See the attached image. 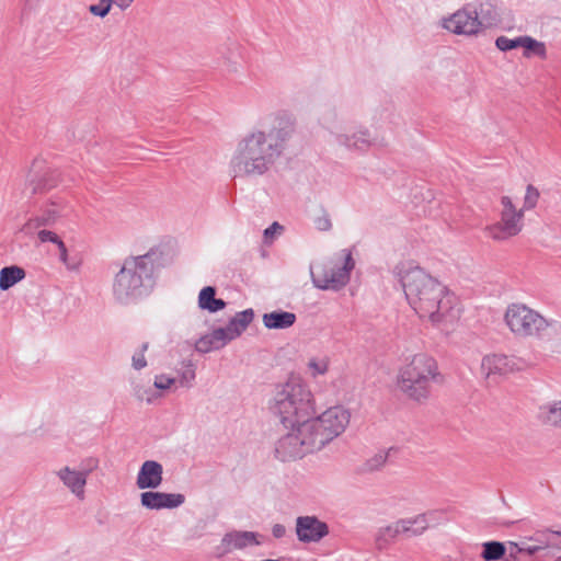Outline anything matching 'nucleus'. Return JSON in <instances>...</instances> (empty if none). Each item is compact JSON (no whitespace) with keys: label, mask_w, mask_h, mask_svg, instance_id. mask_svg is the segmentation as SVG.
I'll use <instances>...</instances> for the list:
<instances>
[{"label":"nucleus","mask_w":561,"mask_h":561,"mask_svg":"<svg viewBox=\"0 0 561 561\" xmlns=\"http://www.w3.org/2000/svg\"><path fill=\"white\" fill-rule=\"evenodd\" d=\"M330 359L327 356L312 357L308 362V368L312 377L327 374L329 369Z\"/></svg>","instance_id":"obj_30"},{"label":"nucleus","mask_w":561,"mask_h":561,"mask_svg":"<svg viewBox=\"0 0 561 561\" xmlns=\"http://www.w3.org/2000/svg\"><path fill=\"white\" fill-rule=\"evenodd\" d=\"M254 318V312L252 309H247L241 312L236 313L233 318L230 319L227 327H225L231 340L237 339L241 335L243 331L249 327Z\"/></svg>","instance_id":"obj_24"},{"label":"nucleus","mask_w":561,"mask_h":561,"mask_svg":"<svg viewBox=\"0 0 561 561\" xmlns=\"http://www.w3.org/2000/svg\"><path fill=\"white\" fill-rule=\"evenodd\" d=\"M522 549H525L524 547H520L518 543L510 541L508 546L506 547V554L504 556L506 561H520V554Z\"/></svg>","instance_id":"obj_37"},{"label":"nucleus","mask_w":561,"mask_h":561,"mask_svg":"<svg viewBox=\"0 0 561 561\" xmlns=\"http://www.w3.org/2000/svg\"><path fill=\"white\" fill-rule=\"evenodd\" d=\"M198 307L208 312H217L226 307V301L216 298V288L213 286L204 287L198 295Z\"/></svg>","instance_id":"obj_25"},{"label":"nucleus","mask_w":561,"mask_h":561,"mask_svg":"<svg viewBox=\"0 0 561 561\" xmlns=\"http://www.w3.org/2000/svg\"><path fill=\"white\" fill-rule=\"evenodd\" d=\"M320 121L325 128L331 130L335 129V141L347 149L367 150L374 144L370 133L366 128L352 134L344 131L342 126H340L342 124V117H340L335 107L325 108Z\"/></svg>","instance_id":"obj_11"},{"label":"nucleus","mask_w":561,"mask_h":561,"mask_svg":"<svg viewBox=\"0 0 561 561\" xmlns=\"http://www.w3.org/2000/svg\"><path fill=\"white\" fill-rule=\"evenodd\" d=\"M341 253L343 259L342 265H335L330 271H324L321 276L314 275L311 271L312 282L317 288L337 290L348 283L355 262L350 250L344 249Z\"/></svg>","instance_id":"obj_13"},{"label":"nucleus","mask_w":561,"mask_h":561,"mask_svg":"<svg viewBox=\"0 0 561 561\" xmlns=\"http://www.w3.org/2000/svg\"><path fill=\"white\" fill-rule=\"evenodd\" d=\"M148 350V343H144L141 348L136 352L131 357V365L136 370H140L147 366L145 352Z\"/></svg>","instance_id":"obj_36"},{"label":"nucleus","mask_w":561,"mask_h":561,"mask_svg":"<svg viewBox=\"0 0 561 561\" xmlns=\"http://www.w3.org/2000/svg\"><path fill=\"white\" fill-rule=\"evenodd\" d=\"M48 227H43L33 231L32 234H36L41 243L51 242L54 244H58L61 239L58 234L49 229Z\"/></svg>","instance_id":"obj_33"},{"label":"nucleus","mask_w":561,"mask_h":561,"mask_svg":"<svg viewBox=\"0 0 561 561\" xmlns=\"http://www.w3.org/2000/svg\"><path fill=\"white\" fill-rule=\"evenodd\" d=\"M163 467L156 460H146L137 474L136 484L140 490H154L162 483Z\"/></svg>","instance_id":"obj_19"},{"label":"nucleus","mask_w":561,"mask_h":561,"mask_svg":"<svg viewBox=\"0 0 561 561\" xmlns=\"http://www.w3.org/2000/svg\"><path fill=\"white\" fill-rule=\"evenodd\" d=\"M525 549H522V553H527L528 556H533L536 552H538L541 549L548 548V547H557L556 542H551L550 540L542 541V546H525L523 545Z\"/></svg>","instance_id":"obj_42"},{"label":"nucleus","mask_w":561,"mask_h":561,"mask_svg":"<svg viewBox=\"0 0 561 561\" xmlns=\"http://www.w3.org/2000/svg\"><path fill=\"white\" fill-rule=\"evenodd\" d=\"M159 254L150 250L144 255L129 256L115 275L113 295L119 304H129L147 296L156 285Z\"/></svg>","instance_id":"obj_3"},{"label":"nucleus","mask_w":561,"mask_h":561,"mask_svg":"<svg viewBox=\"0 0 561 561\" xmlns=\"http://www.w3.org/2000/svg\"><path fill=\"white\" fill-rule=\"evenodd\" d=\"M230 341H232L231 336H229L226 329L218 328L199 337L195 344V348L199 353H209L222 348Z\"/></svg>","instance_id":"obj_22"},{"label":"nucleus","mask_w":561,"mask_h":561,"mask_svg":"<svg viewBox=\"0 0 561 561\" xmlns=\"http://www.w3.org/2000/svg\"><path fill=\"white\" fill-rule=\"evenodd\" d=\"M270 410L285 427L301 425L314 413L312 393L301 379L289 378L276 387Z\"/></svg>","instance_id":"obj_4"},{"label":"nucleus","mask_w":561,"mask_h":561,"mask_svg":"<svg viewBox=\"0 0 561 561\" xmlns=\"http://www.w3.org/2000/svg\"><path fill=\"white\" fill-rule=\"evenodd\" d=\"M504 320L518 337L552 340L561 334V322L546 319L538 311L524 304H512L506 308Z\"/></svg>","instance_id":"obj_6"},{"label":"nucleus","mask_w":561,"mask_h":561,"mask_svg":"<svg viewBox=\"0 0 561 561\" xmlns=\"http://www.w3.org/2000/svg\"><path fill=\"white\" fill-rule=\"evenodd\" d=\"M261 536L254 531H240L234 530L226 534L221 540L225 551H232L236 549H244L250 546H259L262 541L259 539Z\"/></svg>","instance_id":"obj_21"},{"label":"nucleus","mask_w":561,"mask_h":561,"mask_svg":"<svg viewBox=\"0 0 561 561\" xmlns=\"http://www.w3.org/2000/svg\"><path fill=\"white\" fill-rule=\"evenodd\" d=\"M25 277V271L16 265L5 266L0 271V289L8 290Z\"/></svg>","instance_id":"obj_26"},{"label":"nucleus","mask_w":561,"mask_h":561,"mask_svg":"<svg viewBox=\"0 0 561 561\" xmlns=\"http://www.w3.org/2000/svg\"><path fill=\"white\" fill-rule=\"evenodd\" d=\"M59 250V260L69 268L75 270L76 266H72L68 263V251L65 242L61 240L58 244H56Z\"/></svg>","instance_id":"obj_44"},{"label":"nucleus","mask_w":561,"mask_h":561,"mask_svg":"<svg viewBox=\"0 0 561 561\" xmlns=\"http://www.w3.org/2000/svg\"><path fill=\"white\" fill-rule=\"evenodd\" d=\"M546 422L561 428V400L556 401L547 408Z\"/></svg>","instance_id":"obj_31"},{"label":"nucleus","mask_w":561,"mask_h":561,"mask_svg":"<svg viewBox=\"0 0 561 561\" xmlns=\"http://www.w3.org/2000/svg\"><path fill=\"white\" fill-rule=\"evenodd\" d=\"M314 226L320 231H329L332 228L330 216L323 211V214L314 219Z\"/></svg>","instance_id":"obj_39"},{"label":"nucleus","mask_w":561,"mask_h":561,"mask_svg":"<svg viewBox=\"0 0 561 561\" xmlns=\"http://www.w3.org/2000/svg\"><path fill=\"white\" fill-rule=\"evenodd\" d=\"M490 4H480V11L477 8H465L454 13L444 23L446 30L456 33L472 35L477 34L481 28L493 24L495 18H486L484 13H490Z\"/></svg>","instance_id":"obj_10"},{"label":"nucleus","mask_w":561,"mask_h":561,"mask_svg":"<svg viewBox=\"0 0 561 561\" xmlns=\"http://www.w3.org/2000/svg\"><path fill=\"white\" fill-rule=\"evenodd\" d=\"M554 561H561V556L558 557Z\"/></svg>","instance_id":"obj_48"},{"label":"nucleus","mask_w":561,"mask_h":561,"mask_svg":"<svg viewBox=\"0 0 561 561\" xmlns=\"http://www.w3.org/2000/svg\"><path fill=\"white\" fill-rule=\"evenodd\" d=\"M59 174L51 170L43 160H34L28 175V185L32 194L42 193L55 187Z\"/></svg>","instance_id":"obj_16"},{"label":"nucleus","mask_w":561,"mask_h":561,"mask_svg":"<svg viewBox=\"0 0 561 561\" xmlns=\"http://www.w3.org/2000/svg\"><path fill=\"white\" fill-rule=\"evenodd\" d=\"M290 428L275 443L274 453L278 460L294 461L318 450L311 435L305 431V423Z\"/></svg>","instance_id":"obj_8"},{"label":"nucleus","mask_w":561,"mask_h":561,"mask_svg":"<svg viewBox=\"0 0 561 561\" xmlns=\"http://www.w3.org/2000/svg\"><path fill=\"white\" fill-rule=\"evenodd\" d=\"M296 536L300 542H320L329 535V526L314 515L298 516L296 518Z\"/></svg>","instance_id":"obj_15"},{"label":"nucleus","mask_w":561,"mask_h":561,"mask_svg":"<svg viewBox=\"0 0 561 561\" xmlns=\"http://www.w3.org/2000/svg\"><path fill=\"white\" fill-rule=\"evenodd\" d=\"M405 298L421 319L447 330L460 318L457 297L439 280L420 267L401 277Z\"/></svg>","instance_id":"obj_2"},{"label":"nucleus","mask_w":561,"mask_h":561,"mask_svg":"<svg viewBox=\"0 0 561 561\" xmlns=\"http://www.w3.org/2000/svg\"><path fill=\"white\" fill-rule=\"evenodd\" d=\"M428 527L426 514H420L412 518H402L396 523L381 527L376 535V547L378 550L387 548L399 535L408 534L417 536Z\"/></svg>","instance_id":"obj_12"},{"label":"nucleus","mask_w":561,"mask_h":561,"mask_svg":"<svg viewBox=\"0 0 561 561\" xmlns=\"http://www.w3.org/2000/svg\"><path fill=\"white\" fill-rule=\"evenodd\" d=\"M538 199H539L538 190L535 186L529 184L526 188V194L524 197V206L522 209H524V211L533 209L537 205Z\"/></svg>","instance_id":"obj_35"},{"label":"nucleus","mask_w":561,"mask_h":561,"mask_svg":"<svg viewBox=\"0 0 561 561\" xmlns=\"http://www.w3.org/2000/svg\"><path fill=\"white\" fill-rule=\"evenodd\" d=\"M522 42L523 44L520 45V47L525 48L526 57H529L531 54L537 56L546 55V47L543 43L538 42L530 36H522Z\"/></svg>","instance_id":"obj_29"},{"label":"nucleus","mask_w":561,"mask_h":561,"mask_svg":"<svg viewBox=\"0 0 561 561\" xmlns=\"http://www.w3.org/2000/svg\"><path fill=\"white\" fill-rule=\"evenodd\" d=\"M436 360L427 354H415L412 359L399 370L397 385L409 399L423 402L431 393L432 382L439 381Z\"/></svg>","instance_id":"obj_5"},{"label":"nucleus","mask_w":561,"mask_h":561,"mask_svg":"<svg viewBox=\"0 0 561 561\" xmlns=\"http://www.w3.org/2000/svg\"><path fill=\"white\" fill-rule=\"evenodd\" d=\"M134 0H116L117 7L122 10L127 9Z\"/></svg>","instance_id":"obj_47"},{"label":"nucleus","mask_w":561,"mask_h":561,"mask_svg":"<svg viewBox=\"0 0 561 561\" xmlns=\"http://www.w3.org/2000/svg\"><path fill=\"white\" fill-rule=\"evenodd\" d=\"M56 474L72 494L79 500L84 499V488L87 485L85 472L66 466L60 468Z\"/></svg>","instance_id":"obj_20"},{"label":"nucleus","mask_w":561,"mask_h":561,"mask_svg":"<svg viewBox=\"0 0 561 561\" xmlns=\"http://www.w3.org/2000/svg\"><path fill=\"white\" fill-rule=\"evenodd\" d=\"M523 44L522 36L516 38H508L506 36H500L495 41L496 47L502 51H507L514 48L520 47Z\"/></svg>","instance_id":"obj_32"},{"label":"nucleus","mask_w":561,"mask_h":561,"mask_svg":"<svg viewBox=\"0 0 561 561\" xmlns=\"http://www.w3.org/2000/svg\"><path fill=\"white\" fill-rule=\"evenodd\" d=\"M518 369L517 364L506 355L492 354L483 357L481 362V374L486 379H495L497 376L506 375Z\"/></svg>","instance_id":"obj_18"},{"label":"nucleus","mask_w":561,"mask_h":561,"mask_svg":"<svg viewBox=\"0 0 561 561\" xmlns=\"http://www.w3.org/2000/svg\"><path fill=\"white\" fill-rule=\"evenodd\" d=\"M296 320L295 313L284 310L264 313L262 318L264 327L271 330L288 329L295 324Z\"/></svg>","instance_id":"obj_23"},{"label":"nucleus","mask_w":561,"mask_h":561,"mask_svg":"<svg viewBox=\"0 0 561 561\" xmlns=\"http://www.w3.org/2000/svg\"><path fill=\"white\" fill-rule=\"evenodd\" d=\"M184 502L185 496L181 493L146 491L140 494V503L148 510L176 508Z\"/></svg>","instance_id":"obj_17"},{"label":"nucleus","mask_w":561,"mask_h":561,"mask_svg":"<svg viewBox=\"0 0 561 561\" xmlns=\"http://www.w3.org/2000/svg\"><path fill=\"white\" fill-rule=\"evenodd\" d=\"M68 210L69 207L61 199L51 201L42 207L36 215L28 218L22 227V231L27 236H32L36 229L53 227L60 218L67 216Z\"/></svg>","instance_id":"obj_14"},{"label":"nucleus","mask_w":561,"mask_h":561,"mask_svg":"<svg viewBox=\"0 0 561 561\" xmlns=\"http://www.w3.org/2000/svg\"><path fill=\"white\" fill-rule=\"evenodd\" d=\"M554 535L561 537V531L552 530V529H545L542 531H538L536 534V537H534L531 539L537 541L539 543L538 546H542V541H546L547 539L550 540L551 542H554L551 539V536H554Z\"/></svg>","instance_id":"obj_40"},{"label":"nucleus","mask_w":561,"mask_h":561,"mask_svg":"<svg viewBox=\"0 0 561 561\" xmlns=\"http://www.w3.org/2000/svg\"><path fill=\"white\" fill-rule=\"evenodd\" d=\"M283 227L278 222H273L268 228L264 230V237L266 239L272 238L276 231L282 230Z\"/></svg>","instance_id":"obj_46"},{"label":"nucleus","mask_w":561,"mask_h":561,"mask_svg":"<svg viewBox=\"0 0 561 561\" xmlns=\"http://www.w3.org/2000/svg\"><path fill=\"white\" fill-rule=\"evenodd\" d=\"M506 554V546L500 541H486L482 545L481 557L485 561H497Z\"/></svg>","instance_id":"obj_27"},{"label":"nucleus","mask_w":561,"mask_h":561,"mask_svg":"<svg viewBox=\"0 0 561 561\" xmlns=\"http://www.w3.org/2000/svg\"><path fill=\"white\" fill-rule=\"evenodd\" d=\"M388 456L389 451L379 450L364 462L362 471L373 473L381 470L388 460Z\"/></svg>","instance_id":"obj_28"},{"label":"nucleus","mask_w":561,"mask_h":561,"mask_svg":"<svg viewBox=\"0 0 561 561\" xmlns=\"http://www.w3.org/2000/svg\"><path fill=\"white\" fill-rule=\"evenodd\" d=\"M350 417V412L343 407H332L319 416H309L305 421V431L311 435L318 450H320L345 431Z\"/></svg>","instance_id":"obj_7"},{"label":"nucleus","mask_w":561,"mask_h":561,"mask_svg":"<svg viewBox=\"0 0 561 561\" xmlns=\"http://www.w3.org/2000/svg\"><path fill=\"white\" fill-rule=\"evenodd\" d=\"M296 130L295 121L282 115L273 124L253 129L237 144L230 160L233 178L252 179L268 174L285 154Z\"/></svg>","instance_id":"obj_1"},{"label":"nucleus","mask_w":561,"mask_h":561,"mask_svg":"<svg viewBox=\"0 0 561 561\" xmlns=\"http://www.w3.org/2000/svg\"><path fill=\"white\" fill-rule=\"evenodd\" d=\"M175 382L174 378L168 377L165 375H159L154 379V387L160 390L169 389Z\"/></svg>","instance_id":"obj_41"},{"label":"nucleus","mask_w":561,"mask_h":561,"mask_svg":"<svg viewBox=\"0 0 561 561\" xmlns=\"http://www.w3.org/2000/svg\"><path fill=\"white\" fill-rule=\"evenodd\" d=\"M286 527L282 524H275L272 527V535L276 539H280L286 536Z\"/></svg>","instance_id":"obj_45"},{"label":"nucleus","mask_w":561,"mask_h":561,"mask_svg":"<svg viewBox=\"0 0 561 561\" xmlns=\"http://www.w3.org/2000/svg\"><path fill=\"white\" fill-rule=\"evenodd\" d=\"M500 220L485 227L488 237L505 241L520 233L524 228V209H517L511 197L502 196Z\"/></svg>","instance_id":"obj_9"},{"label":"nucleus","mask_w":561,"mask_h":561,"mask_svg":"<svg viewBox=\"0 0 561 561\" xmlns=\"http://www.w3.org/2000/svg\"><path fill=\"white\" fill-rule=\"evenodd\" d=\"M114 0H100L98 4H91L89 12L99 18H105L112 8Z\"/></svg>","instance_id":"obj_34"},{"label":"nucleus","mask_w":561,"mask_h":561,"mask_svg":"<svg viewBox=\"0 0 561 561\" xmlns=\"http://www.w3.org/2000/svg\"><path fill=\"white\" fill-rule=\"evenodd\" d=\"M83 468L80 469L81 472H85V479L88 480L89 474L95 470L99 466V460L95 458H88L83 461Z\"/></svg>","instance_id":"obj_43"},{"label":"nucleus","mask_w":561,"mask_h":561,"mask_svg":"<svg viewBox=\"0 0 561 561\" xmlns=\"http://www.w3.org/2000/svg\"><path fill=\"white\" fill-rule=\"evenodd\" d=\"M195 379V367L188 363L185 369L181 373L180 383L183 387H191L192 381Z\"/></svg>","instance_id":"obj_38"}]
</instances>
